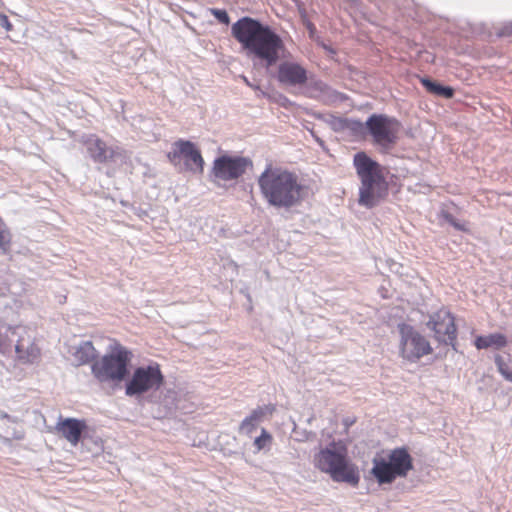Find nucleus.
<instances>
[{
  "instance_id": "obj_8",
  "label": "nucleus",
  "mask_w": 512,
  "mask_h": 512,
  "mask_svg": "<svg viewBox=\"0 0 512 512\" xmlns=\"http://www.w3.org/2000/svg\"><path fill=\"white\" fill-rule=\"evenodd\" d=\"M398 329L400 334V352L404 359L416 361L431 353L430 343L414 327L403 323L398 325Z\"/></svg>"
},
{
  "instance_id": "obj_9",
  "label": "nucleus",
  "mask_w": 512,
  "mask_h": 512,
  "mask_svg": "<svg viewBox=\"0 0 512 512\" xmlns=\"http://www.w3.org/2000/svg\"><path fill=\"white\" fill-rule=\"evenodd\" d=\"M366 127L374 143L388 149L397 141L400 124L394 118L373 114L367 119Z\"/></svg>"
},
{
  "instance_id": "obj_27",
  "label": "nucleus",
  "mask_w": 512,
  "mask_h": 512,
  "mask_svg": "<svg viewBox=\"0 0 512 512\" xmlns=\"http://www.w3.org/2000/svg\"><path fill=\"white\" fill-rule=\"evenodd\" d=\"M263 415H264V410L262 408H257L247 418L250 419L251 421H254L255 423L259 424L263 418Z\"/></svg>"
},
{
  "instance_id": "obj_28",
  "label": "nucleus",
  "mask_w": 512,
  "mask_h": 512,
  "mask_svg": "<svg viewBox=\"0 0 512 512\" xmlns=\"http://www.w3.org/2000/svg\"><path fill=\"white\" fill-rule=\"evenodd\" d=\"M0 26L3 27L6 31L12 30V24L10 23L8 17L4 14H0Z\"/></svg>"
},
{
  "instance_id": "obj_17",
  "label": "nucleus",
  "mask_w": 512,
  "mask_h": 512,
  "mask_svg": "<svg viewBox=\"0 0 512 512\" xmlns=\"http://www.w3.org/2000/svg\"><path fill=\"white\" fill-rule=\"evenodd\" d=\"M305 94L308 97L323 101L334 100L338 93L332 90L327 84L320 80L311 79L306 87Z\"/></svg>"
},
{
  "instance_id": "obj_2",
  "label": "nucleus",
  "mask_w": 512,
  "mask_h": 512,
  "mask_svg": "<svg viewBox=\"0 0 512 512\" xmlns=\"http://www.w3.org/2000/svg\"><path fill=\"white\" fill-rule=\"evenodd\" d=\"M257 184L264 201L276 209H292L304 198V186L298 176L287 169L268 165L259 175Z\"/></svg>"
},
{
  "instance_id": "obj_4",
  "label": "nucleus",
  "mask_w": 512,
  "mask_h": 512,
  "mask_svg": "<svg viewBox=\"0 0 512 512\" xmlns=\"http://www.w3.org/2000/svg\"><path fill=\"white\" fill-rule=\"evenodd\" d=\"M353 164L361 185L359 204L368 208L375 206L386 191V183L380 165L364 152L354 155Z\"/></svg>"
},
{
  "instance_id": "obj_13",
  "label": "nucleus",
  "mask_w": 512,
  "mask_h": 512,
  "mask_svg": "<svg viewBox=\"0 0 512 512\" xmlns=\"http://www.w3.org/2000/svg\"><path fill=\"white\" fill-rule=\"evenodd\" d=\"M278 80L289 86H302L308 81L307 70L295 62H283L278 67Z\"/></svg>"
},
{
  "instance_id": "obj_20",
  "label": "nucleus",
  "mask_w": 512,
  "mask_h": 512,
  "mask_svg": "<svg viewBox=\"0 0 512 512\" xmlns=\"http://www.w3.org/2000/svg\"><path fill=\"white\" fill-rule=\"evenodd\" d=\"M421 83L432 94L449 99L453 96L454 90L450 86H443L428 78H422Z\"/></svg>"
},
{
  "instance_id": "obj_16",
  "label": "nucleus",
  "mask_w": 512,
  "mask_h": 512,
  "mask_svg": "<svg viewBox=\"0 0 512 512\" xmlns=\"http://www.w3.org/2000/svg\"><path fill=\"white\" fill-rule=\"evenodd\" d=\"M85 427L86 425L83 421H80L75 418H67L57 423L56 430L69 443L75 446L79 442L81 434Z\"/></svg>"
},
{
  "instance_id": "obj_3",
  "label": "nucleus",
  "mask_w": 512,
  "mask_h": 512,
  "mask_svg": "<svg viewBox=\"0 0 512 512\" xmlns=\"http://www.w3.org/2000/svg\"><path fill=\"white\" fill-rule=\"evenodd\" d=\"M314 465L337 482L357 485L360 476L357 468L349 461L347 448L341 442L331 443L314 456Z\"/></svg>"
},
{
  "instance_id": "obj_22",
  "label": "nucleus",
  "mask_w": 512,
  "mask_h": 512,
  "mask_svg": "<svg viewBox=\"0 0 512 512\" xmlns=\"http://www.w3.org/2000/svg\"><path fill=\"white\" fill-rule=\"evenodd\" d=\"M272 443V436L269 432H267L264 428L261 429L260 436H257L254 439V446L256 448L255 452H260L265 449H269Z\"/></svg>"
},
{
  "instance_id": "obj_15",
  "label": "nucleus",
  "mask_w": 512,
  "mask_h": 512,
  "mask_svg": "<svg viewBox=\"0 0 512 512\" xmlns=\"http://www.w3.org/2000/svg\"><path fill=\"white\" fill-rule=\"evenodd\" d=\"M22 331H24V328L19 327L15 332L19 335V339L15 345L17 357L23 362L33 363L39 357V348L34 344L32 336H21Z\"/></svg>"
},
{
  "instance_id": "obj_29",
  "label": "nucleus",
  "mask_w": 512,
  "mask_h": 512,
  "mask_svg": "<svg viewBox=\"0 0 512 512\" xmlns=\"http://www.w3.org/2000/svg\"><path fill=\"white\" fill-rule=\"evenodd\" d=\"M333 126L335 129H342L345 126V121L341 118H338L333 122Z\"/></svg>"
},
{
  "instance_id": "obj_10",
  "label": "nucleus",
  "mask_w": 512,
  "mask_h": 512,
  "mask_svg": "<svg viewBox=\"0 0 512 512\" xmlns=\"http://www.w3.org/2000/svg\"><path fill=\"white\" fill-rule=\"evenodd\" d=\"M168 158L174 165L183 159L185 168L191 172L201 173L203 171L204 160L200 151L191 141L180 139L174 142L172 150L168 153Z\"/></svg>"
},
{
  "instance_id": "obj_19",
  "label": "nucleus",
  "mask_w": 512,
  "mask_h": 512,
  "mask_svg": "<svg viewBox=\"0 0 512 512\" xmlns=\"http://www.w3.org/2000/svg\"><path fill=\"white\" fill-rule=\"evenodd\" d=\"M507 344V339L503 334L494 333L487 336H478L475 340V346L478 349H486L489 347L500 349Z\"/></svg>"
},
{
  "instance_id": "obj_5",
  "label": "nucleus",
  "mask_w": 512,
  "mask_h": 512,
  "mask_svg": "<svg viewBox=\"0 0 512 512\" xmlns=\"http://www.w3.org/2000/svg\"><path fill=\"white\" fill-rule=\"evenodd\" d=\"M132 353L123 345L114 343L109 351L91 365L92 375L100 383L118 384L128 375Z\"/></svg>"
},
{
  "instance_id": "obj_25",
  "label": "nucleus",
  "mask_w": 512,
  "mask_h": 512,
  "mask_svg": "<svg viewBox=\"0 0 512 512\" xmlns=\"http://www.w3.org/2000/svg\"><path fill=\"white\" fill-rule=\"evenodd\" d=\"M212 15L222 24L228 25L230 23V18L228 13L222 9H211Z\"/></svg>"
},
{
  "instance_id": "obj_7",
  "label": "nucleus",
  "mask_w": 512,
  "mask_h": 512,
  "mask_svg": "<svg viewBox=\"0 0 512 512\" xmlns=\"http://www.w3.org/2000/svg\"><path fill=\"white\" fill-rule=\"evenodd\" d=\"M163 383V375L159 365L137 367L130 379L126 382L125 394L127 396H139L149 391H155Z\"/></svg>"
},
{
  "instance_id": "obj_31",
  "label": "nucleus",
  "mask_w": 512,
  "mask_h": 512,
  "mask_svg": "<svg viewBox=\"0 0 512 512\" xmlns=\"http://www.w3.org/2000/svg\"><path fill=\"white\" fill-rule=\"evenodd\" d=\"M511 32H512V23H511Z\"/></svg>"
},
{
  "instance_id": "obj_30",
  "label": "nucleus",
  "mask_w": 512,
  "mask_h": 512,
  "mask_svg": "<svg viewBox=\"0 0 512 512\" xmlns=\"http://www.w3.org/2000/svg\"><path fill=\"white\" fill-rule=\"evenodd\" d=\"M354 419L350 418V417H347L343 420V424L345 425L346 428L350 427L351 425L354 424Z\"/></svg>"
},
{
  "instance_id": "obj_26",
  "label": "nucleus",
  "mask_w": 512,
  "mask_h": 512,
  "mask_svg": "<svg viewBox=\"0 0 512 512\" xmlns=\"http://www.w3.org/2000/svg\"><path fill=\"white\" fill-rule=\"evenodd\" d=\"M443 217L444 219L449 223L451 224L452 226H454L457 230H460V231H465L466 230V227H465V223H460L458 222L452 215H450L449 213H444L443 214Z\"/></svg>"
},
{
  "instance_id": "obj_23",
  "label": "nucleus",
  "mask_w": 512,
  "mask_h": 512,
  "mask_svg": "<svg viewBox=\"0 0 512 512\" xmlns=\"http://www.w3.org/2000/svg\"><path fill=\"white\" fill-rule=\"evenodd\" d=\"M10 233L6 227V224L3 222L0 217V250L6 252L9 248L10 244Z\"/></svg>"
},
{
  "instance_id": "obj_24",
  "label": "nucleus",
  "mask_w": 512,
  "mask_h": 512,
  "mask_svg": "<svg viewBox=\"0 0 512 512\" xmlns=\"http://www.w3.org/2000/svg\"><path fill=\"white\" fill-rule=\"evenodd\" d=\"M257 426H258L257 423H255L254 421H251L250 419H248L246 417L240 425L239 432L241 434L251 436L252 433L256 430Z\"/></svg>"
},
{
  "instance_id": "obj_18",
  "label": "nucleus",
  "mask_w": 512,
  "mask_h": 512,
  "mask_svg": "<svg viewBox=\"0 0 512 512\" xmlns=\"http://www.w3.org/2000/svg\"><path fill=\"white\" fill-rule=\"evenodd\" d=\"M72 356L77 365H84L95 361L97 351L91 341H82L74 347Z\"/></svg>"
},
{
  "instance_id": "obj_11",
  "label": "nucleus",
  "mask_w": 512,
  "mask_h": 512,
  "mask_svg": "<svg viewBox=\"0 0 512 512\" xmlns=\"http://www.w3.org/2000/svg\"><path fill=\"white\" fill-rule=\"evenodd\" d=\"M426 325L434 332V336L439 342L451 345L455 349L457 330L454 317L448 310L440 309L433 313Z\"/></svg>"
},
{
  "instance_id": "obj_14",
  "label": "nucleus",
  "mask_w": 512,
  "mask_h": 512,
  "mask_svg": "<svg viewBox=\"0 0 512 512\" xmlns=\"http://www.w3.org/2000/svg\"><path fill=\"white\" fill-rule=\"evenodd\" d=\"M85 145L90 156L99 163L107 162L119 154L117 150L108 147L105 142L94 135H90L85 140Z\"/></svg>"
},
{
  "instance_id": "obj_6",
  "label": "nucleus",
  "mask_w": 512,
  "mask_h": 512,
  "mask_svg": "<svg viewBox=\"0 0 512 512\" xmlns=\"http://www.w3.org/2000/svg\"><path fill=\"white\" fill-rule=\"evenodd\" d=\"M371 475L379 485L391 484L398 477H406L413 468L412 457L406 448H395L387 457L375 456Z\"/></svg>"
},
{
  "instance_id": "obj_21",
  "label": "nucleus",
  "mask_w": 512,
  "mask_h": 512,
  "mask_svg": "<svg viewBox=\"0 0 512 512\" xmlns=\"http://www.w3.org/2000/svg\"><path fill=\"white\" fill-rule=\"evenodd\" d=\"M495 364L498 372L505 380L512 382V364L505 361L500 355L495 357Z\"/></svg>"
},
{
  "instance_id": "obj_1",
  "label": "nucleus",
  "mask_w": 512,
  "mask_h": 512,
  "mask_svg": "<svg viewBox=\"0 0 512 512\" xmlns=\"http://www.w3.org/2000/svg\"><path fill=\"white\" fill-rule=\"evenodd\" d=\"M232 36L241 44L248 55L263 61L271 67L280 59L284 43L269 26L251 17H242L231 27Z\"/></svg>"
},
{
  "instance_id": "obj_12",
  "label": "nucleus",
  "mask_w": 512,
  "mask_h": 512,
  "mask_svg": "<svg viewBox=\"0 0 512 512\" xmlns=\"http://www.w3.org/2000/svg\"><path fill=\"white\" fill-rule=\"evenodd\" d=\"M252 166L251 160L240 156H221L214 161L213 174L216 178L229 181L242 176Z\"/></svg>"
}]
</instances>
